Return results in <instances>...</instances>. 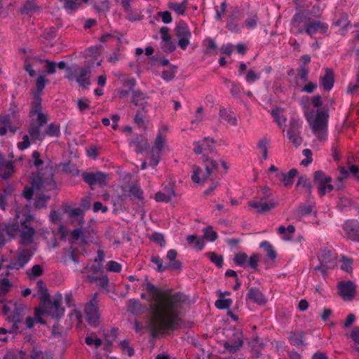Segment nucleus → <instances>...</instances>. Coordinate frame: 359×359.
I'll list each match as a JSON object with an SVG mask.
<instances>
[{
  "mask_svg": "<svg viewBox=\"0 0 359 359\" xmlns=\"http://www.w3.org/2000/svg\"><path fill=\"white\" fill-rule=\"evenodd\" d=\"M337 259L334 250L330 247H325L321 249L320 262L329 266H332Z\"/></svg>",
  "mask_w": 359,
  "mask_h": 359,
  "instance_id": "obj_22",
  "label": "nucleus"
},
{
  "mask_svg": "<svg viewBox=\"0 0 359 359\" xmlns=\"http://www.w3.org/2000/svg\"><path fill=\"white\" fill-rule=\"evenodd\" d=\"M219 299L215 302V306L219 309H229L232 304L231 299H224V293L221 291L219 292Z\"/></svg>",
  "mask_w": 359,
  "mask_h": 359,
  "instance_id": "obj_40",
  "label": "nucleus"
},
{
  "mask_svg": "<svg viewBox=\"0 0 359 359\" xmlns=\"http://www.w3.org/2000/svg\"><path fill=\"white\" fill-rule=\"evenodd\" d=\"M90 69L89 68L79 67L76 82L86 88L90 85Z\"/></svg>",
  "mask_w": 359,
  "mask_h": 359,
  "instance_id": "obj_29",
  "label": "nucleus"
},
{
  "mask_svg": "<svg viewBox=\"0 0 359 359\" xmlns=\"http://www.w3.org/2000/svg\"><path fill=\"white\" fill-rule=\"evenodd\" d=\"M268 142L266 139H262L257 144V147L260 149L262 158L266 160L268 158Z\"/></svg>",
  "mask_w": 359,
  "mask_h": 359,
  "instance_id": "obj_57",
  "label": "nucleus"
},
{
  "mask_svg": "<svg viewBox=\"0 0 359 359\" xmlns=\"http://www.w3.org/2000/svg\"><path fill=\"white\" fill-rule=\"evenodd\" d=\"M248 205L256 209L259 213H264L273 209L276 206V203L272 198L271 189L268 187H264L259 196L248 202Z\"/></svg>",
  "mask_w": 359,
  "mask_h": 359,
  "instance_id": "obj_2",
  "label": "nucleus"
},
{
  "mask_svg": "<svg viewBox=\"0 0 359 359\" xmlns=\"http://www.w3.org/2000/svg\"><path fill=\"white\" fill-rule=\"evenodd\" d=\"M151 261L154 264H156L157 271L160 273L163 272L167 269V266L163 265L162 261L159 256L153 255L151 258Z\"/></svg>",
  "mask_w": 359,
  "mask_h": 359,
  "instance_id": "obj_63",
  "label": "nucleus"
},
{
  "mask_svg": "<svg viewBox=\"0 0 359 359\" xmlns=\"http://www.w3.org/2000/svg\"><path fill=\"white\" fill-rule=\"evenodd\" d=\"M301 126L297 123L294 122L291 124L290 128L287 131L288 138L296 146L300 145L302 142V138L299 135V128Z\"/></svg>",
  "mask_w": 359,
  "mask_h": 359,
  "instance_id": "obj_26",
  "label": "nucleus"
},
{
  "mask_svg": "<svg viewBox=\"0 0 359 359\" xmlns=\"http://www.w3.org/2000/svg\"><path fill=\"white\" fill-rule=\"evenodd\" d=\"M81 273L84 276L85 279L90 283L98 280V276L102 273V264H88Z\"/></svg>",
  "mask_w": 359,
  "mask_h": 359,
  "instance_id": "obj_15",
  "label": "nucleus"
},
{
  "mask_svg": "<svg viewBox=\"0 0 359 359\" xmlns=\"http://www.w3.org/2000/svg\"><path fill=\"white\" fill-rule=\"evenodd\" d=\"M328 117V112L322 109L317 110L313 119L307 115V120L312 130L320 140H325L327 137Z\"/></svg>",
  "mask_w": 359,
  "mask_h": 359,
  "instance_id": "obj_3",
  "label": "nucleus"
},
{
  "mask_svg": "<svg viewBox=\"0 0 359 359\" xmlns=\"http://www.w3.org/2000/svg\"><path fill=\"white\" fill-rule=\"evenodd\" d=\"M41 126L36 123H32L29 128V134L32 140H43L44 139L43 132L41 131Z\"/></svg>",
  "mask_w": 359,
  "mask_h": 359,
  "instance_id": "obj_35",
  "label": "nucleus"
},
{
  "mask_svg": "<svg viewBox=\"0 0 359 359\" xmlns=\"http://www.w3.org/2000/svg\"><path fill=\"white\" fill-rule=\"evenodd\" d=\"M203 236L204 238L210 242H214L218 238L217 232L213 231L211 226H208L203 229Z\"/></svg>",
  "mask_w": 359,
  "mask_h": 359,
  "instance_id": "obj_47",
  "label": "nucleus"
},
{
  "mask_svg": "<svg viewBox=\"0 0 359 359\" xmlns=\"http://www.w3.org/2000/svg\"><path fill=\"white\" fill-rule=\"evenodd\" d=\"M21 224L18 222L6 224L4 226L3 231L8 236L10 239L14 238L18 233L20 232Z\"/></svg>",
  "mask_w": 359,
  "mask_h": 359,
  "instance_id": "obj_32",
  "label": "nucleus"
},
{
  "mask_svg": "<svg viewBox=\"0 0 359 359\" xmlns=\"http://www.w3.org/2000/svg\"><path fill=\"white\" fill-rule=\"evenodd\" d=\"M210 261L214 263L218 268H222L223 266V257L217 255L215 252H210L207 254Z\"/></svg>",
  "mask_w": 359,
  "mask_h": 359,
  "instance_id": "obj_49",
  "label": "nucleus"
},
{
  "mask_svg": "<svg viewBox=\"0 0 359 359\" xmlns=\"http://www.w3.org/2000/svg\"><path fill=\"white\" fill-rule=\"evenodd\" d=\"M343 229L346 238L359 242V222L356 220L346 221L343 225Z\"/></svg>",
  "mask_w": 359,
  "mask_h": 359,
  "instance_id": "obj_16",
  "label": "nucleus"
},
{
  "mask_svg": "<svg viewBox=\"0 0 359 359\" xmlns=\"http://www.w3.org/2000/svg\"><path fill=\"white\" fill-rule=\"evenodd\" d=\"M328 29V25L321 22L320 20H311L310 21L309 26L307 27V29H306L305 32L306 34H308L310 36H313L314 34H317L318 32L324 34L327 32Z\"/></svg>",
  "mask_w": 359,
  "mask_h": 359,
  "instance_id": "obj_21",
  "label": "nucleus"
},
{
  "mask_svg": "<svg viewBox=\"0 0 359 359\" xmlns=\"http://www.w3.org/2000/svg\"><path fill=\"white\" fill-rule=\"evenodd\" d=\"M175 196V191L172 186H168L163 191H158L155 195L157 202L168 203Z\"/></svg>",
  "mask_w": 359,
  "mask_h": 359,
  "instance_id": "obj_25",
  "label": "nucleus"
},
{
  "mask_svg": "<svg viewBox=\"0 0 359 359\" xmlns=\"http://www.w3.org/2000/svg\"><path fill=\"white\" fill-rule=\"evenodd\" d=\"M297 187H302L307 197L311 198L312 196V185L309 179L306 176H300L298 179Z\"/></svg>",
  "mask_w": 359,
  "mask_h": 359,
  "instance_id": "obj_34",
  "label": "nucleus"
},
{
  "mask_svg": "<svg viewBox=\"0 0 359 359\" xmlns=\"http://www.w3.org/2000/svg\"><path fill=\"white\" fill-rule=\"evenodd\" d=\"M142 285L146 289L155 304L151 305L149 329L153 337L163 330H175L180 323V314L184 302L180 292L172 293L154 285L145 276Z\"/></svg>",
  "mask_w": 359,
  "mask_h": 359,
  "instance_id": "obj_1",
  "label": "nucleus"
},
{
  "mask_svg": "<svg viewBox=\"0 0 359 359\" xmlns=\"http://www.w3.org/2000/svg\"><path fill=\"white\" fill-rule=\"evenodd\" d=\"M87 323L92 327H96L100 323V312L98 309L97 293L95 292L84 309Z\"/></svg>",
  "mask_w": 359,
  "mask_h": 359,
  "instance_id": "obj_7",
  "label": "nucleus"
},
{
  "mask_svg": "<svg viewBox=\"0 0 359 359\" xmlns=\"http://www.w3.org/2000/svg\"><path fill=\"white\" fill-rule=\"evenodd\" d=\"M32 257V254L29 250L18 249L17 258L10 262V264L7 266V269L8 270H20L25 267L29 262Z\"/></svg>",
  "mask_w": 359,
  "mask_h": 359,
  "instance_id": "obj_10",
  "label": "nucleus"
},
{
  "mask_svg": "<svg viewBox=\"0 0 359 359\" xmlns=\"http://www.w3.org/2000/svg\"><path fill=\"white\" fill-rule=\"evenodd\" d=\"M128 311L133 314L140 313L142 311V306L139 300L131 299L127 304Z\"/></svg>",
  "mask_w": 359,
  "mask_h": 359,
  "instance_id": "obj_41",
  "label": "nucleus"
},
{
  "mask_svg": "<svg viewBox=\"0 0 359 359\" xmlns=\"http://www.w3.org/2000/svg\"><path fill=\"white\" fill-rule=\"evenodd\" d=\"M26 273L30 279H34L42 274L43 269L40 265L35 264L32 267L30 270H27Z\"/></svg>",
  "mask_w": 359,
  "mask_h": 359,
  "instance_id": "obj_48",
  "label": "nucleus"
},
{
  "mask_svg": "<svg viewBox=\"0 0 359 359\" xmlns=\"http://www.w3.org/2000/svg\"><path fill=\"white\" fill-rule=\"evenodd\" d=\"M337 289L339 296L345 300L352 299L356 293V286L351 280L339 282Z\"/></svg>",
  "mask_w": 359,
  "mask_h": 359,
  "instance_id": "obj_13",
  "label": "nucleus"
},
{
  "mask_svg": "<svg viewBox=\"0 0 359 359\" xmlns=\"http://www.w3.org/2000/svg\"><path fill=\"white\" fill-rule=\"evenodd\" d=\"M52 168L46 169L42 175L38 174L32 179V186L34 189L44 191H50L56 188V184L53 179Z\"/></svg>",
  "mask_w": 359,
  "mask_h": 359,
  "instance_id": "obj_6",
  "label": "nucleus"
},
{
  "mask_svg": "<svg viewBox=\"0 0 359 359\" xmlns=\"http://www.w3.org/2000/svg\"><path fill=\"white\" fill-rule=\"evenodd\" d=\"M121 269V265L115 261H109L107 264V269L109 271L118 273Z\"/></svg>",
  "mask_w": 359,
  "mask_h": 359,
  "instance_id": "obj_61",
  "label": "nucleus"
},
{
  "mask_svg": "<svg viewBox=\"0 0 359 359\" xmlns=\"http://www.w3.org/2000/svg\"><path fill=\"white\" fill-rule=\"evenodd\" d=\"M261 77L260 73H255L252 70H248L245 75V81L248 83H252L259 80Z\"/></svg>",
  "mask_w": 359,
  "mask_h": 359,
  "instance_id": "obj_60",
  "label": "nucleus"
},
{
  "mask_svg": "<svg viewBox=\"0 0 359 359\" xmlns=\"http://www.w3.org/2000/svg\"><path fill=\"white\" fill-rule=\"evenodd\" d=\"M297 174V170L292 168L287 173L283 172L277 173L276 177L280 179L285 187H290L293 184L294 178Z\"/></svg>",
  "mask_w": 359,
  "mask_h": 359,
  "instance_id": "obj_31",
  "label": "nucleus"
},
{
  "mask_svg": "<svg viewBox=\"0 0 359 359\" xmlns=\"http://www.w3.org/2000/svg\"><path fill=\"white\" fill-rule=\"evenodd\" d=\"M13 171V162L11 161H6L0 154V179L6 180L9 178Z\"/></svg>",
  "mask_w": 359,
  "mask_h": 359,
  "instance_id": "obj_23",
  "label": "nucleus"
},
{
  "mask_svg": "<svg viewBox=\"0 0 359 359\" xmlns=\"http://www.w3.org/2000/svg\"><path fill=\"white\" fill-rule=\"evenodd\" d=\"M334 72L331 69L326 68L325 74L320 78V86L326 91H330L334 85Z\"/></svg>",
  "mask_w": 359,
  "mask_h": 359,
  "instance_id": "obj_24",
  "label": "nucleus"
},
{
  "mask_svg": "<svg viewBox=\"0 0 359 359\" xmlns=\"http://www.w3.org/2000/svg\"><path fill=\"white\" fill-rule=\"evenodd\" d=\"M36 285H37V287H38V289H39V294H40L41 301L43 304H46L48 302H50V294L48 293V289L44 285L43 281L42 280H39L37 282Z\"/></svg>",
  "mask_w": 359,
  "mask_h": 359,
  "instance_id": "obj_39",
  "label": "nucleus"
},
{
  "mask_svg": "<svg viewBox=\"0 0 359 359\" xmlns=\"http://www.w3.org/2000/svg\"><path fill=\"white\" fill-rule=\"evenodd\" d=\"M50 199V196L45 195H39L36 201L34 202V207L36 208H42L46 206V203Z\"/></svg>",
  "mask_w": 359,
  "mask_h": 359,
  "instance_id": "obj_55",
  "label": "nucleus"
},
{
  "mask_svg": "<svg viewBox=\"0 0 359 359\" xmlns=\"http://www.w3.org/2000/svg\"><path fill=\"white\" fill-rule=\"evenodd\" d=\"M203 162L205 165V171L197 165L192 166L193 173L191 180L197 184L203 183L210 177L212 173L217 170L218 162L212 158L203 155Z\"/></svg>",
  "mask_w": 359,
  "mask_h": 359,
  "instance_id": "obj_4",
  "label": "nucleus"
},
{
  "mask_svg": "<svg viewBox=\"0 0 359 359\" xmlns=\"http://www.w3.org/2000/svg\"><path fill=\"white\" fill-rule=\"evenodd\" d=\"M248 260V255L244 252H240L235 255L233 262L238 266H243Z\"/></svg>",
  "mask_w": 359,
  "mask_h": 359,
  "instance_id": "obj_62",
  "label": "nucleus"
},
{
  "mask_svg": "<svg viewBox=\"0 0 359 359\" xmlns=\"http://www.w3.org/2000/svg\"><path fill=\"white\" fill-rule=\"evenodd\" d=\"M147 112V110H142V109H138L135 114L134 121L135 123L139 126L142 127L144 126V116L146 113Z\"/></svg>",
  "mask_w": 359,
  "mask_h": 359,
  "instance_id": "obj_50",
  "label": "nucleus"
},
{
  "mask_svg": "<svg viewBox=\"0 0 359 359\" xmlns=\"http://www.w3.org/2000/svg\"><path fill=\"white\" fill-rule=\"evenodd\" d=\"M11 305L13 306L12 309V313L10 316H8L7 320L13 323L12 328L9 330V333L15 332L18 330V325L21 323V313L24 310L25 306L21 304H18L17 303H14L11 302Z\"/></svg>",
  "mask_w": 359,
  "mask_h": 359,
  "instance_id": "obj_14",
  "label": "nucleus"
},
{
  "mask_svg": "<svg viewBox=\"0 0 359 359\" xmlns=\"http://www.w3.org/2000/svg\"><path fill=\"white\" fill-rule=\"evenodd\" d=\"M187 5L188 1L183 0L181 3L170 2L168 4V7L178 15H184Z\"/></svg>",
  "mask_w": 359,
  "mask_h": 359,
  "instance_id": "obj_37",
  "label": "nucleus"
},
{
  "mask_svg": "<svg viewBox=\"0 0 359 359\" xmlns=\"http://www.w3.org/2000/svg\"><path fill=\"white\" fill-rule=\"evenodd\" d=\"M12 285L7 278L0 280V294H5L11 289Z\"/></svg>",
  "mask_w": 359,
  "mask_h": 359,
  "instance_id": "obj_56",
  "label": "nucleus"
},
{
  "mask_svg": "<svg viewBox=\"0 0 359 359\" xmlns=\"http://www.w3.org/2000/svg\"><path fill=\"white\" fill-rule=\"evenodd\" d=\"M187 243L192 245L198 251H201L205 246L203 238L196 235H189L187 238Z\"/></svg>",
  "mask_w": 359,
  "mask_h": 359,
  "instance_id": "obj_36",
  "label": "nucleus"
},
{
  "mask_svg": "<svg viewBox=\"0 0 359 359\" xmlns=\"http://www.w3.org/2000/svg\"><path fill=\"white\" fill-rule=\"evenodd\" d=\"M149 98V97L140 90L133 91L132 102L135 106L140 107V109L147 110L149 106L147 102Z\"/></svg>",
  "mask_w": 359,
  "mask_h": 359,
  "instance_id": "obj_20",
  "label": "nucleus"
},
{
  "mask_svg": "<svg viewBox=\"0 0 359 359\" xmlns=\"http://www.w3.org/2000/svg\"><path fill=\"white\" fill-rule=\"evenodd\" d=\"M31 219V216H27L25 221L21 222V229L20 232V243L24 245H29L33 242V236L35 230L33 227L27 224Z\"/></svg>",
  "mask_w": 359,
  "mask_h": 359,
  "instance_id": "obj_12",
  "label": "nucleus"
},
{
  "mask_svg": "<svg viewBox=\"0 0 359 359\" xmlns=\"http://www.w3.org/2000/svg\"><path fill=\"white\" fill-rule=\"evenodd\" d=\"M62 299V294L60 293H57L55 294L54 300L50 301L46 303V309L47 313L53 318H60L65 313V309L61 307L60 301Z\"/></svg>",
  "mask_w": 359,
  "mask_h": 359,
  "instance_id": "obj_11",
  "label": "nucleus"
},
{
  "mask_svg": "<svg viewBox=\"0 0 359 359\" xmlns=\"http://www.w3.org/2000/svg\"><path fill=\"white\" fill-rule=\"evenodd\" d=\"M304 336L305 333L304 332H291L287 338L292 345L297 348H302L306 345Z\"/></svg>",
  "mask_w": 359,
  "mask_h": 359,
  "instance_id": "obj_30",
  "label": "nucleus"
},
{
  "mask_svg": "<svg viewBox=\"0 0 359 359\" xmlns=\"http://www.w3.org/2000/svg\"><path fill=\"white\" fill-rule=\"evenodd\" d=\"M161 151H156V149H151V161L150 165L153 168H155L159 163L161 158Z\"/></svg>",
  "mask_w": 359,
  "mask_h": 359,
  "instance_id": "obj_53",
  "label": "nucleus"
},
{
  "mask_svg": "<svg viewBox=\"0 0 359 359\" xmlns=\"http://www.w3.org/2000/svg\"><path fill=\"white\" fill-rule=\"evenodd\" d=\"M165 143V139L164 137L162 136L161 134H158L154 141V145L152 147L151 149H156V151L158 150L162 151L163 148Z\"/></svg>",
  "mask_w": 359,
  "mask_h": 359,
  "instance_id": "obj_54",
  "label": "nucleus"
},
{
  "mask_svg": "<svg viewBox=\"0 0 359 359\" xmlns=\"http://www.w3.org/2000/svg\"><path fill=\"white\" fill-rule=\"evenodd\" d=\"M215 140L210 137H205L201 141L194 142L195 147L194 151L196 154H202L204 151L212 152Z\"/></svg>",
  "mask_w": 359,
  "mask_h": 359,
  "instance_id": "obj_19",
  "label": "nucleus"
},
{
  "mask_svg": "<svg viewBox=\"0 0 359 359\" xmlns=\"http://www.w3.org/2000/svg\"><path fill=\"white\" fill-rule=\"evenodd\" d=\"M247 298L259 305H263L266 303V299L264 295L257 287H251L249 289Z\"/></svg>",
  "mask_w": 359,
  "mask_h": 359,
  "instance_id": "obj_28",
  "label": "nucleus"
},
{
  "mask_svg": "<svg viewBox=\"0 0 359 359\" xmlns=\"http://www.w3.org/2000/svg\"><path fill=\"white\" fill-rule=\"evenodd\" d=\"M129 193L130 195L135 196V198H137L138 199L142 198L143 191L140 189V187H139L138 186H136V185L131 186L129 189Z\"/></svg>",
  "mask_w": 359,
  "mask_h": 359,
  "instance_id": "obj_64",
  "label": "nucleus"
},
{
  "mask_svg": "<svg viewBox=\"0 0 359 359\" xmlns=\"http://www.w3.org/2000/svg\"><path fill=\"white\" fill-rule=\"evenodd\" d=\"M44 137L47 136L50 137H58L60 134V126L54 123L49 124L46 130L43 132Z\"/></svg>",
  "mask_w": 359,
  "mask_h": 359,
  "instance_id": "obj_43",
  "label": "nucleus"
},
{
  "mask_svg": "<svg viewBox=\"0 0 359 359\" xmlns=\"http://www.w3.org/2000/svg\"><path fill=\"white\" fill-rule=\"evenodd\" d=\"M281 109H275L271 111V115L274 118L279 126H282L286 121V118L282 114Z\"/></svg>",
  "mask_w": 359,
  "mask_h": 359,
  "instance_id": "obj_46",
  "label": "nucleus"
},
{
  "mask_svg": "<svg viewBox=\"0 0 359 359\" xmlns=\"http://www.w3.org/2000/svg\"><path fill=\"white\" fill-rule=\"evenodd\" d=\"M79 67H68L66 69L65 77L69 81H72L74 79L76 80V77L78 76Z\"/></svg>",
  "mask_w": 359,
  "mask_h": 359,
  "instance_id": "obj_58",
  "label": "nucleus"
},
{
  "mask_svg": "<svg viewBox=\"0 0 359 359\" xmlns=\"http://www.w3.org/2000/svg\"><path fill=\"white\" fill-rule=\"evenodd\" d=\"M118 329L116 327H112L110 330V333L104 334L106 342L104 346V349L107 351H111V346L113 342L117 339L118 337Z\"/></svg>",
  "mask_w": 359,
  "mask_h": 359,
  "instance_id": "obj_33",
  "label": "nucleus"
},
{
  "mask_svg": "<svg viewBox=\"0 0 359 359\" xmlns=\"http://www.w3.org/2000/svg\"><path fill=\"white\" fill-rule=\"evenodd\" d=\"M313 181L318 186L321 196L332 191L334 189L333 185L330 184L332 178L326 176L322 170H317L314 172Z\"/></svg>",
  "mask_w": 359,
  "mask_h": 359,
  "instance_id": "obj_8",
  "label": "nucleus"
},
{
  "mask_svg": "<svg viewBox=\"0 0 359 359\" xmlns=\"http://www.w3.org/2000/svg\"><path fill=\"white\" fill-rule=\"evenodd\" d=\"M243 342L241 339H238V340L235 341L233 343L226 342L224 344V346L226 350L231 353H234L238 351L242 346Z\"/></svg>",
  "mask_w": 359,
  "mask_h": 359,
  "instance_id": "obj_45",
  "label": "nucleus"
},
{
  "mask_svg": "<svg viewBox=\"0 0 359 359\" xmlns=\"http://www.w3.org/2000/svg\"><path fill=\"white\" fill-rule=\"evenodd\" d=\"M311 19V12L310 11L302 10L296 13L291 19V33L294 35L304 34Z\"/></svg>",
  "mask_w": 359,
  "mask_h": 359,
  "instance_id": "obj_5",
  "label": "nucleus"
},
{
  "mask_svg": "<svg viewBox=\"0 0 359 359\" xmlns=\"http://www.w3.org/2000/svg\"><path fill=\"white\" fill-rule=\"evenodd\" d=\"M37 115V121L38 123L36 125L43 126L45 123H47L48 116L44 114L41 111V100L39 96L34 97V101L32 104V109L30 111V115Z\"/></svg>",
  "mask_w": 359,
  "mask_h": 359,
  "instance_id": "obj_18",
  "label": "nucleus"
},
{
  "mask_svg": "<svg viewBox=\"0 0 359 359\" xmlns=\"http://www.w3.org/2000/svg\"><path fill=\"white\" fill-rule=\"evenodd\" d=\"M259 248L263 249L265 251L269 259H274L276 258V257H277L276 252L273 249L272 245L269 241H262L259 244Z\"/></svg>",
  "mask_w": 359,
  "mask_h": 359,
  "instance_id": "obj_38",
  "label": "nucleus"
},
{
  "mask_svg": "<svg viewBox=\"0 0 359 359\" xmlns=\"http://www.w3.org/2000/svg\"><path fill=\"white\" fill-rule=\"evenodd\" d=\"M82 177L84 182L90 186L95 184L104 186L106 184L107 175L102 172H83Z\"/></svg>",
  "mask_w": 359,
  "mask_h": 359,
  "instance_id": "obj_17",
  "label": "nucleus"
},
{
  "mask_svg": "<svg viewBox=\"0 0 359 359\" xmlns=\"http://www.w3.org/2000/svg\"><path fill=\"white\" fill-rule=\"evenodd\" d=\"M120 348L123 351H126L127 355L131 357L134 355V348L129 345L128 339H123L119 342Z\"/></svg>",
  "mask_w": 359,
  "mask_h": 359,
  "instance_id": "obj_51",
  "label": "nucleus"
},
{
  "mask_svg": "<svg viewBox=\"0 0 359 359\" xmlns=\"http://www.w3.org/2000/svg\"><path fill=\"white\" fill-rule=\"evenodd\" d=\"M219 116L223 121H226L231 126H236L237 123L236 118L233 114L228 113L225 109L219 110Z\"/></svg>",
  "mask_w": 359,
  "mask_h": 359,
  "instance_id": "obj_44",
  "label": "nucleus"
},
{
  "mask_svg": "<svg viewBox=\"0 0 359 359\" xmlns=\"http://www.w3.org/2000/svg\"><path fill=\"white\" fill-rule=\"evenodd\" d=\"M130 146L135 148L137 153L144 152L149 147L148 140L142 135L137 136L129 143Z\"/></svg>",
  "mask_w": 359,
  "mask_h": 359,
  "instance_id": "obj_27",
  "label": "nucleus"
},
{
  "mask_svg": "<svg viewBox=\"0 0 359 359\" xmlns=\"http://www.w3.org/2000/svg\"><path fill=\"white\" fill-rule=\"evenodd\" d=\"M175 35L178 39L179 47L185 50L190 43L191 33L187 25L184 22H180L175 27Z\"/></svg>",
  "mask_w": 359,
  "mask_h": 359,
  "instance_id": "obj_9",
  "label": "nucleus"
},
{
  "mask_svg": "<svg viewBox=\"0 0 359 359\" xmlns=\"http://www.w3.org/2000/svg\"><path fill=\"white\" fill-rule=\"evenodd\" d=\"M352 259L346 256H342V264L341 265V270L351 273H352Z\"/></svg>",
  "mask_w": 359,
  "mask_h": 359,
  "instance_id": "obj_52",
  "label": "nucleus"
},
{
  "mask_svg": "<svg viewBox=\"0 0 359 359\" xmlns=\"http://www.w3.org/2000/svg\"><path fill=\"white\" fill-rule=\"evenodd\" d=\"M46 83V80L45 79L43 76H39L37 78L36 83V90H37L38 95H35L34 97L35 96L40 97V94L42 93V90L45 88Z\"/></svg>",
  "mask_w": 359,
  "mask_h": 359,
  "instance_id": "obj_59",
  "label": "nucleus"
},
{
  "mask_svg": "<svg viewBox=\"0 0 359 359\" xmlns=\"http://www.w3.org/2000/svg\"><path fill=\"white\" fill-rule=\"evenodd\" d=\"M7 128H11L10 115L1 116L0 117V135H6Z\"/></svg>",
  "mask_w": 359,
  "mask_h": 359,
  "instance_id": "obj_42",
  "label": "nucleus"
}]
</instances>
